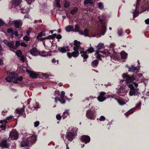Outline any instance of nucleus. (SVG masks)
Instances as JSON below:
<instances>
[{
    "mask_svg": "<svg viewBox=\"0 0 149 149\" xmlns=\"http://www.w3.org/2000/svg\"><path fill=\"white\" fill-rule=\"evenodd\" d=\"M81 42L77 40L74 41L73 50L74 51L72 53L68 52L67 55L68 58H70L72 56L74 57H77L79 54L80 52L81 56L84 59H86L88 58V54L86 51H84V49L80 46Z\"/></svg>",
    "mask_w": 149,
    "mask_h": 149,
    "instance_id": "obj_1",
    "label": "nucleus"
},
{
    "mask_svg": "<svg viewBox=\"0 0 149 149\" xmlns=\"http://www.w3.org/2000/svg\"><path fill=\"white\" fill-rule=\"evenodd\" d=\"M149 4V0H137L135 5V9L132 12L134 18L139 15L140 13L146 10L147 5Z\"/></svg>",
    "mask_w": 149,
    "mask_h": 149,
    "instance_id": "obj_2",
    "label": "nucleus"
},
{
    "mask_svg": "<svg viewBox=\"0 0 149 149\" xmlns=\"http://www.w3.org/2000/svg\"><path fill=\"white\" fill-rule=\"evenodd\" d=\"M37 136L35 133L33 134L24 133L21 143V146L24 147L31 146L37 141Z\"/></svg>",
    "mask_w": 149,
    "mask_h": 149,
    "instance_id": "obj_3",
    "label": "nucleus"
},
{
    "mask_svg": "<svg viewBox=\"0 0 149 149\" xmlns=\"http://www.w3.org/2000/svg\"><path fill=\"white\" fill-rule=\"evenodd\" d=\"M97 19L99 20L98 30L101 34L103 35L107 30V19L105 14L99 15Z\"/></svg>",
    "mask_w": 149,
    "mask_h": 149,
    "instance_id": "obj_4",
    "label": "nucleus"
},
{
    "mask_svg": "<svg viewBox=\"0 0 149 149\" xmlns=\"http://www.w3.org/2000/svg\"><path fill=\"white\" fill-rule=\"evenodd\" d=\"M144 74V72L141 73L136 72L130 76L127 73H124L122 74V77L123 78H126V82L127 83H133L134 80L138 83H141V78L143 77Z\"/></svg>",
    "mask_w": 149,
    "mask_h": 149,
    "instance_id": "obj_5",
    "label": "nucleus"
},
{
    "mask_svg": "<svg viewBox=\"0 0 149 149\" xmlns=\"http://www.w3.org/2000/svg\"><path fill=\"white\" fill-rule=\"evenodd\" d=\"M95 56L97 59H101V57H107L110 56L113 60H116L118 59V56L117 53L113 50L97 52L95 54Z\"/></svg>",
    "mask_w": 149,
    "mask_h": 149,
    "instance_id": "obj_6",
    "label": "nucleus"
},
{
    "mask_svg": "<svg viewBox=\"0 0 149 149\" xmlns=\"http://www.w3.org/2000/svg\"><path fill=\"white\" fill-rule=\"evenodd\" d=\"M128 86L130 88V91H129V94L130 96H136L139 95L140 93L138 88H135L134 86L137 87L138 86V84L135 82L133 83H127Z\"/></svg>",
    "mask_w": 149,
    "mask_h": 149,
    "instance_id": "obj_7",
    "label": "nucleus"
},
{
    "mask_svg": "<svg viewBox=\"0 0 149 149\" xmlns=\"http://www.w3.org/2000/svg\"><path fill=\"white\" fill-rule=\"evenodd\" d=\"M8 77L6 78L5 79L7 82H11L13 80V82L16 84L18 83V81H21L22 79V77L21 76L18 77L17 74L15 72H9L8 73Z\"/></svg>",
    "mask_w": 149,
    "mask_h": 149,
    "instance_id": "obj_8",
    "label": "nucleus"
},
{
    "mask_svg": "<svg viewBox=\"0 0 149 149\" xmlns=\"http://www.w3.org/2000/svg\"><path fill=\"white\" fill-rule=\"evenodd\" d=\"M78 129L76 127H72L69 132H68L66 136V138L70 141H72L77 135L76 132Z\"/></svg>",
    "mask_w": 149,
    "mask_h": 149,
    "instance_id": "obj_9",
    "label": "nucleus"
},
{
    "mask_svg": "<svg viewBox=\"0 0 149 149\" xmlns=\"http://www.w3.org/2000/svg\"><path fill=\"white\" fill-rule=\"evenodd\" d=\"M124 82H126V81L125 82L124 80H122L120 81V83L121 86H118V87L116 88L117 93L118 95L120 96H124L126 94V92L125 91V86H126V84H127L122 85L123 83Z\"/></svg>",
    "mask_w": 149,
    "mask_h": 149,
    "instance_id": "obj_10",
    "label": "nucleus"
},
{
    "mask_svg": "<svg viewBox=\"0 0 149 149\" xmlns=\"http://www.w3.org/2000/svg\"><path fill=\"white\" fill-rule=\"evenodd\" d=\"M3 42L9 47L13 49H16L20 45V43L19 41H16L15 44L14 41L9 42L7 40H3Z\"/></svg>",
    "mask_w": 149,
    "mask_h": 149,
    "instance_id": "obj_11",
    "label": "nucleus"
},
{
    "mask_svg": "<svg viewBox=\"0 0 149 149\" xmlns=\"http://www.w3.org/2000/svg\"><path fill=\"white\" fill-rule=\"evenodd\" d=\"M98 94V96L97 97V98L98 101L100 102H103L106 100L107 98L110 97V95H106L107 93L103 91L99 92Z\"/></svg>",
    "mask_w": 149,
    "mask_h": 149,
    "instance_id": "obj_12",
    "label": "nucleus"
},
{
    "mask_svg": "<svg viewBox=\"0 0 149 149\" xmlns=\"http://www.w3.org/2000/svg\"><path fill=\"white\" fill-rule=\"evenodd\" d=\"M65 92L62 91L61 92L60 99H58L56 97L54 98L55 102H57V101H59L61 104H64L65 102V100L68 99V97L65 96Z\"/></svg>",
    "mask_w": 149,
    "mask_h": 149,
    "instance_id": "obj_13",
    "label": "nucleus"
},
{
    "mask_svg": "<svg viewBox=\"0 0 149 149\" xmlns=\"http://www.w3.org/2000/svg\"><path fill=\"white\" fill-rule=\"evenodd\" d=\"M86 116L89 119L94 120L96 117L95 111L91 109H88L86 111Z\"/></svg>",
    "mask_w": 149,
    "mask_h": 149,
    "instance_id": "obj_14",
    "label": "nucleus"
},
{
    "mask_svg": "<svg viewBox=\"0 0 149 149\" xmlns=\"http://www.w3.org/2000/svg\"><path fill=\"white\" fill-rule=\"evenodd\" d=\"M138 64L137 66H135L134 65H132L128 68L129 71L133 72L136 71V72H139L140 70V62L139 60L137 61Z\"/></svg>",
    "mask_w": 149,
    "mask_h": 149,
    "instance_id": "obj_15",
    "label": "nucleus"
},
{
    "mask_svg": "<svg viewBox=\"0 0 149 149\" xmlns=\"http://www.w3.org/2000/svg\"><path fill=\"white\" fill-rule=\"evenodd\" d=\"M80 140L85 144H87L90 142L91 139L88 136L83 135L80 137Z\"/></svg>",
    "mask_w": 149,
    "mask_h": 149,
    "instance_id": "obj_16",
    "label": "nucleus"
},
{
    "mask_svg": "<svg viewBox=\"0 0 149 149\" xmlns=\"http://www.w3.org/2000/svg\"><path fill=\"white\" fill-rule=\"evenodd\" d=\"M18 136L17 132L16 130H13L10 132L9 138L12 139H16Z\"/></svg>",
    "mask_w": 149,
    "mask_h": 149,
    "instance_id": "obj_17",
    "label": "nucleus"
},
{
    "mask_svg": "<svg viewBox=\"0 0 149 149\" xmlns=\"http://www.w3.org/2000/svg\"><path fill=\"white\" fill-rule=\"evenodd\" d=\"M8 33H10V36L13 38L14 36L17 37L18 36V32L17 31H13V29L11 28L8 29L7 30Z\"/></svg>",
    "mask_w": 149,
    "mask_h": 149,
    "instance_id": "obj_18",
    "label": "nucleus"
},
{
    "mask_svg": "<svg viewBox=\"0 0 149 149\" xmlns=\"http://www.w3.org/2000/svg\"><path fill=\"white\" fill-rule=\"evenodd\" d=\"M14 26L16 28H20L22 24V21L21 19H17L14 20Z\"/></svg>",
    "mask_w": 149,
    "mask_h": 149,
    "instance_id": "obj_19",
    "label": "nucleus"
},
{
    "mask_svg": "<svg viewBox=\"0 0 149 149\" xmlns=\"http://www.w3.org/2000/svg\"><path fill=\"white\" fill-rule=\"evenodd\" d=\"M26 72L29 73L30 76L32 78H36L38 76V74L35 72L32 71L28 69L26 70Z\"/></svg>",
    "mask_w": 149,
    "mask_h": 149,
    "instance_id": "obj_20",
    "label": "nucleus"
},
{
    "mask_svg": "<svg viewBox=\"0 0 149 149\" xmlns=\"http://www.w3.org/2000/svg\"><path fill=\"white\" fill-rule=\"evenodd\" d=\"M58 50L60 52L62 53H65L67 51H69V47L67 46L59 47L58 48Z\"/></svg>",
    "mask_w": 149,
    "mask_h": 149,
    "instance_id": "obj_21",
    "label": "nucleus"
},
{
    "mask_svg": "<svg viewBox=\"0 0 149 149\" xmlns=\"http://www.w3.org/2000/svg\"><path fill=\"white\" fill-rule=\"evenodd\" d=\"M30 54L33 56H37L39 55V52L37 51V49L35 48H32L30 51Z\"/></svg>",
    "mask_w": 149,
    "mask_h": 149,
    "instance_id": "obj_22",
    "label": "nucleus"
},
{
    "mask_svg": "<svg viewBox=\"0 0 149 149\" xmlns=\"http://www.w3.org/2000/svg\"><path fill=\"white\" fill-rule=\"evenodd\" d=\"M16 111L19 115H22L24 118L26 117V114L24 113V109L23 108L18 109L16 110Z\"/></svg>",
    "mask_w": 149,
    "mask_h": 149,
    "instance_id": "obj_23",
    "label": "nucleus"
},
{
    "mask_svg": "<svg viewBox=\"0 0 149 149\" xmlns=\"http://www.w3.org/2000/svg\"><path fill=\"white\" fill-rule=\"evenodd\" d=\"M9 146V143L6 140H4L1 143V147L8 148Z\"/></svg>",
    "mask_w": 149,
    "mask_h": 149,
    "instance_id": "obj_24",
    "label": "nucleus"
},
{
    "mask_svg": "<svg viewBox=\"0 0 149 149\" xmlns=\"http://www.w3.org/2000/svg\"><path fill=\"white\" fill-rule=\"evenodd\" d=\"M0 123L3 124L2 125L0 126V128L2 129V130H4L6 129V127L7 123L5 122V120H0Z\"/></svg>",
    "mask_w": 149,
    "mask_h": 149,
    "instance_id": "obj_25",
    "label": "nucleus"
},
{
    "mask_svg": "<svg viewBox=\"0 0 149 149\" xmlns=\"http://www.w3.org/2000/svg\"><path fill=\"white\" fill-rule=\"evenodd\" d=\"M78 11V8L76 7H74L71 10L70 13L72 15L75 14Z\"/></svg>",
    "mask_w": 149,
    "mask_h": 149,
    "instance_id": "obj_26",
    "label": "nucleus"
},
{
    "mask_svg": "<svg viewBox=\"0 0 149 149\" xmlns=\"http://www.w3.org/2000/svg\"><path fill=\"white\" fill-rule=\"evenodd\" d=\"M115 99L116 100L118 104L120 105H123L125 104V102H124V100L123 99H117L115 98Z\"/></svg>",
    "mask_w": 149,
    "mask_h": 149,
    "instance_id": "obj_27",
    "label": "nucleus"
},
{
    "mask_svg": "<svg viewBox=\"0 0 149 149\" xmlns=\"http://www.w3.org/2000/svg\"><path fill=\"white\" fill-rule=\"evenodd\" d=\"M69 110L66 109L63 112V115L62 116V117L63 119H65L69 115Z\"/></svg>",
    "mask_w": 149,
    "mask_h": 149,
    "instance_id": "obj_28",
    "label": "nucleus"
},
{
    "mask_svg": "<svg viewBox=\"0 0 149 149\" xmlns=\"http://www.w3.org/2000/svg\"><path fill=\"white\" fill-rule=\"evenodd\" d=\"M84 4L85 6L88 4L92 5L94 4V2L93 0H84Z\"/></svg>",
    "mask_w": 149,
    "mask_h": 149,
    "instance_id": "obj_29",
    "label": "nucleus"
},
{
    "mask_svg": "<svg viewBox=\"0 0 149 149\" xmlns=\"http://www.w3.org/2000/svg\"><path fill=\"white\" fill-rule=\"evenodd\" d=\"M98 63L99 62L97 60H94L91 62V65L93 67L95 68L97 67Z\"/></svg>",
    "mask_w": 149,
    "mask_h": 149,
    "instance_id": "obj_30",
    "label": "nucleus"
},
{
    "mask_svg": "<svg viewBox=\"0 0 149 149\" xmlns=\"http://www.w3.org/2000/svg\"><path fill=\"white\" fill-rule=\"evenodd\" d=\"M74 28L72 26L69 25L65 27V29L67 32H69L70 31H73Z\"/></svg>",
    "mask_w": 149,
    "mask_h": 149,
    "instance_id": "obj_31",
    "label": "nucleus"
},
{
    "mask_svg": "<svg viewBox=\"0 0 149 149\" xmlns=\"http://www.w3.org/2000/svg\"><path fill=\"white\" fill-rule=\"evenodd\" d=\"M120 55L122 58L125 59L127 57V54L125 51H123L121 52Z\"/></svg>",
    "mask_w": 149,
    "mask_h": 149,
    "instance_id": "obj_32",
    "label": "nucleus"
},
{
    "mask_svg": "<svg viewBox=\"0 0 149 149\" xmlns=\"http://www.w3.org/2000/svg\"><path fill=\"white\" fill-rule=\"evenodd\" d=\"M134 108H132L125 113V115L126 117H128L129 115L132 114L134 112Z\"/></svg>",
    "mask_w": 149,
    "mask_h": 149,
    "instance_id": "obj_33",
    "label": "nucleus"
},
{
    "mask_svg": "<svg viewBox=\"0 0 149 149\" xmlns=\"http://www.w3.org/2000/svg\"><path fill=\"white\" fill-rule=\"evenodd\" d=\"M22 0H12L13 4L15 5L18 6L20 4Z\"/></svg>",
    "mask_w": 149,
    "mask_h": 149,
    "instance_id": "obj_34",
    "label": "nucleus"
},
{
    "mask_svg": "<svg viewBox=\"0 0 149 149\" xmlns=\"http://www.w3.org/2000/svg\"><path fill=\"white\" fill-rule=\"evenodd\" d=\"M89 30L87 29H85L83 32V35L85 36L90 37L91 36L89 34Z\"/></svg>",
    "mask_w": 149,
    "mask_h": 149,
    "instance_id": "obj_35",
    "label": "nucleus"
},
{
    "mask_svg": "<svg viewBox=\"0 0 149 149\" xmlns=\"http://www.w3.org/2000/svg\"><path fill=\"white\" fill-rule=\"evenodd\" d=\"M39 52V55L45 57L48 56V53L45 51H42Z\"/></svg>",
    "mask_w": 149,
    "mask_h": 149,
    "instance_id": "obj_36",
    "label": "nucleus"
},
{
    "mask_svg": "<svg viewBox=\"0 0 149 149\" xmlns=\"http://www.w3.org/2000/svg\"><path fill=\"white\" fill-rule=\"evenodd\" d=\"M30 10L29 8L26 7H25L24 9H21V13H28Z\"/></svg>",
    "mask_w": 149,
    "mask_h": 149,
    "instance_id": "obj_37",
    "label": "nucleus"
},
{
    "mask_svg": "<svg viewBox=\"0 0 149 149\" xmlns=\"http://www.w3.org/2000/svg\"><path fill=\"white\" fill-rule=\"evenodd\" d=\"M104 46V44L103 43H99L96 46V47L97 50H99L102 49L103 47Z\"/></svg>",
    "mask_w": 149,
    "mask_h": 149,
    "instance_id": "obj_38",
    "label": "nucleus"
},
{
    "mask_svg": "<svg viewBox=\"0 0 149 149\" xmlns=\"http://www.w3.org/2000/svg\"><path fill=\"white\" fill-rule=\"evenodd\" d=\"M46 36V33L45 31H42L39 33L37 36V39H39V38L41 37L42 36Z\"/></svg>",
    "mask_w": 149,
    "mask_h": 149,
    "instance_id": "obj_39",
    "label": "nucleus"
},
{
    "mask_svg": "<svg viewBox=\"0 0 149 149\" xmlns=\"http://www.w3.org/2000/svg\"><path fill=\"white\" fill-rule=\"evenodd\" d=\"M117 33L118 36H121L123 33V29L121 28H118L117 30Z\"/></svg>",
    "mask_w": 149,
    "mask_h": 149,
    "instance_id": "obj_40",
    "label": "nucleus"
},
{
    "mask_svg": "<svg viewBox=\"0 0 149 149\" xmlns=\"http://www.w3.org/2000/svg\"><path fill=\"white\" fill-rule=\"evenodd\" d=\"M90 47L88 48L86 51L88 53H92L94 52V50L93 48L91 47V44H90Z\"/></svg>",
    "mask_w": 149,
    "mask_h": 149,
    "instance_id": "obj_41",
    "label": "nucleus"
},
{
    "mask_svg": "<svg viewBox=\"0 0 149 149\" xmlns=\"http://www.w3.org/2000/svg\"><path fill=\"white\" fill-rule=\"evenodd\" d=\"M80 27L79 24H77L75 25V29L73 30L74 32H77L79 31V30Z\"/></svg>",
    "mask_w": 149,
    "mask_h": 149,
    "instance_id": "obj_42",
    "label": "nucleus"
},
{
    "mask_svg": "<svg viewBox=\"0 0 149 149\" xmlns=\"http://www.w3.org/2000/svg\"><path fill=\"white\" fill-rule=\"evenodd\" d=\"M97 6H98V8L100 10H102L104 8V6L103 4L102 3V2H99L98 3H97Z\"/></svg>",
    "mask_w": 149,
    "mask_h": 149,
    "instance_id": "obj_43",
    "label": "nucleus"
},
{
    "mask_svg": "<svg viewBox=\"0 0 149 149\" xmlns=\"http://www.w3.org/2000/svg\"><path fill=\"white\" fill-rule=\"evenodd\" d=\"M40 108L39 104L38 102H36L35 105L33 106V107L31 108V110H34L36 109H38Z\"/></svg>",
    "mask_w": 149,
    "mask_h": 149,
    "instance_id": "obj_44",
    "label": "nucleus"
},
{
    "mask_svg": "<svg viewBox=\"0 0 149 149\" xmlns=\"http://www.w3.org/2000/svg\"><path fill=\"white\" fill-rule=\"evenodd\" d=\"M64 7L67 8L70 5V3L66 1H65L64 4Z\"/></svg>",
    "mask_w": 149,
    "mask_h": 149,
    "instance_id": "obj_45",
    "label": "nucleus"
},
{
    "mask_svg": "<svg viewBox=\"0 0 149 149\" xmlns=\"http://www.w3.org/2000/svg\"><path fill=\"white\" fill-rule=\"evenodd\" d=\"M141 102H139L136 104V106L133 108H134V110L136 109H139L141 107Z\"/></svg>",
    "mask_w": 149,
    "mask_h": 149,
    "instance_id": "obj_46",
    "label": "nucleus"
},
{
    "mask_svg": "<svg viewBox=\"0 0 149 149\" xmlns=\"http://www.w3.org/2000/svg\"><path fill=\"white\" fill-rule=\"evenodd\" d=\"M56 34H54L51 35L49 36L48 37H47V39H53L56 37Z\"/></svg>",
    "mask_w": 149,
    "mask_h": 149,
    "instance_id": "obj_47",
    "label": "nucleus"
},
{
    "mask_svg": "<svg viewBox=\"0 0 149 149\" xmlns=\"http://www.w3.org/2000/svg\"><path fill=\"white\" fill-rule=\"evenodd\" d=\"M40 75H42V76L45 77L46 78H48L49 76V74L46 73H40Z\"/></svg>",
    "mask_w": 149,
    "mask_h": 149,
    "instance_id": "obj_48",
    "label": "nucleus"
},
{
    "mask_svg": "<svg viewBox=\"0 0 149 149\" xmlns=\"http://www.w3.org/2000/svg\"><path fill=\"white\" fill-rule=\"evenodd\" d=\"M56 6L57 7L60 8L61 7V5L60 4V0H55Z\"/></svg>",
    "mask_w": 149,
    "mask_h": 149,
    "instance_id": "obj_49",
    "label": "nucleus"
},
{
    "mask_svg": "<svg viewBox=\"0 0 149 149\" xmlns=\"http://www.w3.org/2000/svg\"><path fill=\"white\" fill-rule=\"evenodd\" d=\"M14 20L12 21L11 19H10L8 22V25L10 26L14 25Z\"/></svg>",
    "mask_w": 149,
    "mask_h": 149,
    "instance_id": "obj_50",
    "label": "nucleus"
},
{
    "mask_svg": "<svg viewBox=\"0 0 149 149\" xmlns=\"http://www.w3.org/2000/svg\"><path fill=\"white\" fill-rule=\"evenodd\" d=\"M16 54L19 57L22 56V52L20 50H18L16 52Z\"/></svg>",
    "mask_w": 149,
    "mask_h": 149,
    "instance_id": "obj_51",
    "label": "nucleus"
},
{
    "mask_svg": "<svg viewBox=\"0 0 149 149\" xmlns=\"http://www.w3.org/2000/svg\"><path fill=\"white\" fill-rule=\"evenodd\" d=\"M40 124V122L38 121H36L34 123V125L35 127H38Z\"/></svg>",
    "mask_w": 149,
    "mask_h": 149,
    "instance_id": "obj_52",
    "label": "nucleus"
},
{
    "mask_svg": "<svg viewBox=\"0 0 149 149\" xmlns=\"http://www.w3.org/2000/svg\"><path fill=\"white\" fill-rule=\"evenodd\" d=\"M20 57V59L22 61V62H24L26 61V58L24 56L22 55Z\"/></svg>",
    "mask_w": 149,
    "mask_h": 149,
    "instance_id": "obj_53",
    "label": "nucleus"
},
{
    "mask_svg": "<svg viewBox=\"0 0 149 149\" xmlns=\"http://www.w3.org/2000/svg\"><path fill=\"white\" fill-rule=\"evenodd\" d=\"M23 39L26 41H28L30 40V38L27 36H25L23 38Z\"/></svg>",
    "mask_w": 149,
    "mask_h": 149,
    "instance_id": "obj_54",
    "label": "nucleus"
},
{
    "mask_svg": "<svg viewBox=\"0 0 149 149\" xmlns=\"http://www.w3.org/2000/svg\"><path fill=\"white\" fill-rule=\"evenodd\" d=\"M105 118L103 116H101L99 119V120L101 121H104L105 120Z\"/></svg>",
    "mask_w": 149,
    "mask_h": 149,
    "instance_id": "obj_55",
    "label": "nucleus"
},
{
    "mask_svg": "<svg viewBox=\"0 0 149 149\" xmlns=\"http://www.w3.org/2000/svg\"><path fill=\"white\" fill-rule=\"evenodd\" d=\"M58 60H57V61H56L55 58H53L52 60V62L53 63H54L56 65H57L58 64Z\"/></svg>",
    "mask_w": 149,
    "mask_h": 149,
    "instance_id": "obj_56",
    "label": "nucleus"
},
{
    "mask_svg": "<svg viewBox=\"0 0 149 149\" xmlns=\"http://www.w3.org/2000/svg\"><path fill=\"white\" fill-rule=\"evenodd\" d=\"M56 118L57 120H60L61 118V116L60 114H58L56 116Z\"/></svg>",
    "mask_w": 149,
    "mask_h": 149,
    "instance_id": "obj_57",
    "label": "nucleus"
},
{
    "mask_svg": "<svg viewBox=\"0 0 149 149\" xmlns=\"http://www.w3.org/2000/svg\"><path fill=\"white\" fill-rule=\"evenodd\" d=\"M148 79H145L143 77L141 79V81H142L141 83H144L145 81H148Z\"/></svg>",
    "mask_w": 149,
    "mask_h": 149,
    "instance_id": "obj_58",
    "label": "nucleus"
},
{
    "mask_svg": "<svg viewBox=\"0 0 149 149\" xmlns=\"http://www.w3.org/2000/svg\"><path fill=\"white\" fill-rule=\"evenodd\" d=\"M5 22L1 19H0V27L3 26Z\"/></svg>",
    "mask_w": 149,
    "mask_h": 149,
    "instance_id": "obj_59",
    "label": "nucleus"
},
{
    "mask_svg": "<svg viewBox=\"0 0 149 149\" xmlns=\"http://www.w3.org/2000/svg\"><path fill=\"white\" fill-rule=\"evenodd\" d=\"M47 39V37L45 38H39V39H37L38 40L40 41H43L44 40Z\"/></svg>",
    "mask_w": 149,
    "mask_h": 149,
    "instance_id": "obj_60",
    "label": "nucleus"
},
{
    "mask_svg": "<svg viewBox=\"0 0 149 149\" xmlns=\"http://www.w3.org/2000/svg\"><path fill=\"white\" fill-rule=\"evenodd\" d=\"M20 45L21 46L24 47H26L27 46V45L24 42L21 43Z\"/></svg>",
    "mask_w": 149,
    "mask_h": 149,
    "instance_id": "obj_61",
    "label": "nucleus"
},
{
    "mask_svg": "<svg viewBox=\"0 0 149 149\" xmlns=\"http://www.w3.org/2000/svg\"><path fill=\"white\" fill-rule=\"evenodd\" d=\"M56 37L57 39H60L61 38L62 36L61 35L58 34L57 35H56Z\"/></svg>",
    "mask_w": 149,
    "mask_h": 149,
    "instance_id": "obj_62",
    "label": "nucleus"
},
{
    "mask_svg": "<svg viewBox=\"0 0 149 149\" xmlns=\"http://www.w3.org/2000/svg\"><path fill=\"white\" fill-rule=\"evenodd\" d=\"M13 117V116H10L7 117L6 119V120H10Z\"/></svg>",
    "mask_w": 149,
    "mask_h": 149,
    "instance_id": "obj_63",
    "label": "nucleus"
},
{
    "mask_svg": "<svg viewBox=\"0 0 149 149\" xmlns=\"http://www.w3.org/2000/svg\"><path fill=\"white\" fill-rule=\"evenodd\" d=\"M145 22L147 24H149V19H147L145 20Z\"/></svg>",
    "mask_w": 149,
    "mask_h": 149,
    "instance_id": "obj_64",
    "label": "nucleus"
}]
</instances>
